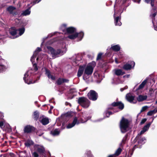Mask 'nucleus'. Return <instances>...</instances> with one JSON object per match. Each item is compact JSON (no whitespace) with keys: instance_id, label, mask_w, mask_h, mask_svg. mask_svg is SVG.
<instances>
[{"instance_id":"a211bd4d","label":"nucleus","mask_w":157,"mask_h":157,"mask_svg":"<svg viewBox=\"0 0 157 157\" xmlns=\"http://www.w3.org/2000/svg\"><path fill=\"white\" fill-rule=\"evenodd\" d=\"M113 71L114 74L117 76L122 75L125 74L124 72L121 69H115Z\"/></svg>"},{"instance_id":"cd10ccee","label":"nucleus","mask_w":157,"mask_h":157,"mask_svg":"<svg viewBox=\"0 0 157 157\" xmlns=\"http://www.w3.org/2000/svg\"><path fill=\"white\" fill-rule=\"evenodd\" d=\"M39 116V113L37 111H35L33 115V118L36 120H37Z\"/></svg>"},{"instance_id":"b1692460","label":"nucleus","mask_w":157,"mask_h":157,"mask_svg":"<svg viewBox=\"0 0 157 157\" xmlns=\"http://www.w3.org/2000/svg\"><path fill=\"white\" fill-rule=\"evenodd\" d=\"M147 95H140L137 98V99L139 101H141L146 100L147 98Z\"/></svg>"},{"instance_id":"9b49d317","label":"nucleus","mask_w":157,"mask_h":157,"mask_svg":"<svg viewBox=\"0 0 157 157\" xmlns=\"http://www.w3.org/2000/svg\"><path fill=\"white\" fill-rule=\"evenodd\" d=\"M135 96L130 93L127 94L126 96L127 100L131 103H135L136 102V101L135 100Z\"/></svg>"},{"instance_id":"aec40b11","label":"nucleus","mask_w":157,"mask_h":157,"mask_svg":"<svg viewBox=\"0 0 157 157\" xmlns=\"http://www.w3.org/2000/svg\"><path fill=\"white\" fill-rule=\"evenodd\" d=\"M115 13L114 14V17L115 24L116 25L120 26L121 25V23L120 21V18L119 17H117L115 18Z\"/></svg>"},{"instance_id":"7ed1b4c3","label":"nucleus","mask_w":157,"mask_h":157,"mask_svg":"<svg viewBox=\"0 0 157 157\" xmlns=\"http://www.w3.org/2000/svg\"><path fill=\"white\" fill-rule=\"evenodd\" d=\"M129 122L128 120L122 117L120 122V127L121 131L122 133L126 132L129 128Z\"/></svg>"},{"instance_id":"49530a36","label":"nucleus","mask_w":157,"mask_h":157,"mask_svg":"<svg viewBox=\"0 0 157 157\" xmlns=\"http://www.w3.org/2000/svg\"><path fill=\"white\" fill-rule=\"evenodd\" d=\"M63 83L64 82H68L69 81V80L67 79H63Z\"/></svg>"},{"instance_id":"bf43d9fd","label":"nucleus","mask_w":157,"mask_h":157,"mask_svg":"<svg viewBox=\"0 0 157 157\" xmlns=\"http://www.w3.org/2000/svg\"><path fill=\"white\" fill-rule=\"evenodd\" d=\"M57 33V32H55V33H53V34H56V33Z\"/></svg>"},{"instance_id":"13d9d810","label":"nucleus","mask_w":157,"mask_h":157,"mask_svg":"<svg viewBox=\"0 0 157 157\" xmlns=\"http://www.w3.org/2000/svg\"><path fill=\"white\" fill-rule=\"evenodd\" d=\"M52 36V35L51 36H50V35H49L48 36L49 37H51Z\"/></svg>"},{"instance_id":"58836bf2","label":"nucleus","mask_w":157,"mask_h":157,"mask_svg":"<svg viewBox=\"0 0 157 157\" xmlns=\"http://www.w3.org/2000/svg\"><path fill=\"white\" fill-rule=\"evenodd\" d=\"M0 59H1V60H0V64H3V65L6 67L4 65V64L5 62V60L2 59V58H0Z\"/></svg>"},{"instance_id":"412c9836","label":"nucleus","mask_w":157,"mask_h":157,"mask_svg":"<svg viewBox=\"0 0 157 157\" xmlns=\"http://www.w3.org/2000/svg\"><path fill=\"white\" fill-rule=\"evenodd\" d=\"M32 6L29 7V8L23 11L21 13V15L23 16H26L29 15L30 14L31 11L30 10L31 7Z\"/></svg>"},{"instance_id":"1a4fd4ad","label":"nucleus","mask_w":157,"mask_h":157,"mask_svg":"<svg viewBox=\"0 0 157 157\" xmlns=\"http://www.w3.org/2000/svg\"><path fill=\"white\" fill-rule=\"evenodd\" d=\"M29 73H31L30 70H29L26 72L25 74L24 77V80L25 82L28 84L33 83L35 82H32V81L31 79L30 78V76L29 74Z\"/></svg>"},{"instance_id":"338daca9","label":"nucleus","mask_w":157,"mask_h":157,"mask_svg":"<svg viewBox=\"0 0 157 157\" xmlns=\"http://www.w3.org/2000/svg\"><path fill=\"white\" fill-rule=\"evenodd\" d=\"M44 156L45 157H46L45 156Z\"/></svg>"},{"instance_id":"8fccbe9b","label":"nucleus","mask_w":157,"mask_h":157,"mask_svg":"<svg viewBox=\"0 0 157 157\" xmlns=\"http://www.w3.org/2000/svg\"><path fill=\"white\" fill-rule=\"evenodd\" d=\"M108 157H115V156L113 154L109 156Z\"/></svg>"},{"instance_id":"ddd939ff","label":"nucleus","mask_w":157,"mask_h":157,"mask_svg":"<svg viewBox=\"0 0 157 157\" xmlns=\"http://www.w3.org/2000/svg\"><path fill=\"white\" fill-rule=\"evenodd\" d=\"M40 51V48L39 47H38L34 52V54L33 56L31 57L30 59L31 61L32 62V63H33V62H34V59L36 57L38 52Z\"/></svg>"},{"instance_id":"c03bdc74","label":"nucleus","mask_w":157,"mask_h":157,"mask_svg":"<svg viewBox=\"0 0 157 157\" xmlns=\"http://www.w3.org/2000/svg\"><path fill=\"white\" fill-rule=\"evenodd\" d=\"M146 120L147 119L145 118H144L142 119L140 123V124H142L144 123L146 121Z\"/></svg>"},{"instance_id":"4be33fe9","label":"nucleus","mask_w":157,"mask_h":157,"mask_svg":"<svg viewBox=\"0 0 157 157\" xmlns=\"http://www.w3.org/2000/svg\"><path fill=\"white\" fill-rule=\"evenodd\" d=\"M128 0H116V4L114 6V8L116 6H117L118 5L121 6L124 4Z\"/></svg>"},{"instance_id":"0eeeda50","label":"nucleus","mask_w":157,"mask_h":157,"mask_svg":"<svg viewBox=\"0 0 157 157\" xmlns=\"http://www.w3.org/2000/svg\"><path fill=\"white\" fill-rule=\"evenodd\" d=\"M90 118L86 119L85 121H83L82 119L80 121H78L76 117L74 118L73 122L71 123H69L67 126V128H70L73 127L76 124H78L80 123H83L86 122Z\"/></svg>"},{"instance_id":"0e129e2a","label":"nucleus","mask_w":157,"mask_h":157,"mask_svg":"<svg viewBox=\"0 0 157 157\" xmlns=\"http://www.w3.org/2000/svg\"><path fill=\"white\" fill-rule=\"evenodd\" d=\"M87 88H85V89L84 90H86V89Z\"/></svg>"},{"instance_id":"79ce46f5","label":"nucleus","mask_w":157,"mask_h":157,"mask_svg":"<svg viewBox=\"0 0 157 157\" xmlns=\"http://www.w3.org/2000/svg\"><path fill=\"white\" fill-rule=\"evenodd\" d=\"M33 157H38L39 155L36 152H34L33 154Z\"/></svg>"},{"instance_id":"603ef678","label":"nucleus","mask_w":157,"mask_h":157,"mask_svg":"<svg viewBox=\"0 0 157 157\" xmlns=\"http://www.w3.org/2000/svg\"><path fill=\"white\" fill-rule=\"evenodd\" d=\"M154 0H152V3H153V5H154V3H153ZM154 6H156V9H157V5H155V6H154Z\"/></svg>"},{"instance_id":"052dcab7","label":"nucleus","mask_w":157,"mask_h":157,"mask_svg":"<svg viewBox=\"0 0 157 157\" xmlns=\"http://www.w3.org/2000/svg\"><path fill=\"white\" fill-rule=\"evenodd\" d=\"M155 104H157V101H156L155 102Z\"/></svg>"},{"instance_id":"72a5a7b5","label":"nucleus","mask_w":157,"mask_h":157,"mask_svg":"<svg viewBox=\"0 0 157 157\" xmlns=\"http://www.w3.org/2000/svg\"><path fill=\"white\" fill-rule=\"evenodd\" d=\"M1 60V59H0ZM6 69V67L3 65V64H0V72L4 71Z\"/></svg>"},{"instance_id":"4c0bfd02","label":"nucleus","mask_w":157,"mask_h":157,"mask_svg":"<svg viewBox=\"0 0 157 157\" xmlns=\"http://www.w3.org/2000/svg\"><path fill=\"white\" fill-rule=\"evenodd\" d=\"M148 108V107L147 106H145L144 107H143L140 110V112H142L145 110H146Z\"/></svg>"},{"instance_id":"c9c22d12","label":"nucleus","mask_w":157,"mask_h":157,"mask_svg":"<svg viewBox=\"0 0 157 157\" xmlns=\"http://www.w3.org/2000/svg\"><path fill=\"white\" fill-rule=\"evenodd\" d=\"M63 78H59L57 81V83L59 85H60L63 83Z\"/></svg>"},{"instance_id":"f8f14e48","label":"nucleus","mask_w":157,"mask_h":157,"mask_svg":"<svg viewBox=\"0 0 157 157\" xmlns=\"http://www.w3.org/2000/svg\"><path fill=\"white\" fill-rule=\"evenodd\" d=\"M152 122H150L145 125L143 128V130L141 131L140 134H138V135H141L144 134L145 132L147 131L150 127Z\"/></svg>"},{"instance_id":"2eb2a0df","label":"nucleus","mask_w":157,"mask_h":157,"mask_svg":"<svg viewBox=\"0 0 157 157\" xmlns=\"http://www.w3.org/2000/svg\"><path fill=\"white\" fill-rule=\"evenodd\" d=\"M35 148L36 150L40 153H43L44 151V147L38 145H35Z\"/></svg>"},{"instance_id":"7c9ffc66","label":"nucleus","mask_w":157,"mask_h":157,"mask_svg":"<svg viewBox=\"0 0 157 157\" xmlns=\"http://www.w3.org/2000/svg\"><path fill=\"white\" fill-rule=\"evenodd\" d=\"M60 132L59 131L58 129H56L52 132V134L53 136H56L58 135Z\"/></svg>"},{"instance_id":"f704fd0d","label":"nucleus","mask_w":157,"mask_h":157,"mask_svg":"<svg viewBox=\"0 0 157 157\" xmlns=\"http://www.w3.org/2000/svg\"><path fill=\"white\" fill-rule=\"evenodd\" d=\"M146 140V139L145 137H143L142 138H141L139 141V144H140V143L142 144H144L145 143V142H144V140Z\"/></svg>"},{"instance_id":"a18cd8bd","label":"nucleus","mask_w":157,"mask_h":157,"mask_svg":"<svg viewBox=\"0 0 157 157\" xmlns=\"http://www.w3.org/2000/svg\"><path fill=\"white\" fill-rule=\"evenodd\" d=\"M105 113L106 115V117H108L110 115L112 114V112H106Z\"/></svg>"},{"instance_id":"a878e982","label":"nucleus","mask_w":157,"mask_h":157,"mask_svg":"<svg viewBox=\"0 0 157 157\" xmlns=\"http://www.w3.org/2000/svg\"><path fill=\"white\" fill-rule=\"evenodd\" d=\"M111 48L114 51H118L120 49V47L119 45L117 44L112 46Z\"/></svg>"},{"instance_id":"e433bc0d","label":"nucleus","mask_w":157,"mask_h":157,"mask_svg":"<svg viewBox=\"0 0 157 157\" xmlns=\"http://www.w3.org/2000/svg\"><path fill=\"white\" fill-rule=\"evenodd\" d=\"M134 2H137L138 3H139L140 2V0H134ZM145 2L147 3H148L149 2L150 0H144Z\"/></svg>"},{"instance_id":"2f4dec72","label":"nucleus","mask_w":157,"mask_h":157,"mask_svg":"<svg viewBox=\"0 0 157 157\" xmlns=\"http://www.w3.org/2000/svg\"><path fill=\"white\" fill-rule=\"evenodd\" d=\"M156 112H157V109H154V110L148 112L147 113V115L148 116H151Z\"/></svg>"},{"instance_id":"f03ea898","label":"nucleus","mask_w":157,"mask_h":157,"mask_svg":"<svg viewBox=\"0 0 157 157\" xmlns=\"http://www.w3.org/2000/svg\"><path fill=\"white\" fill-rule=\"evenodd\" d=\"M48 52L50 53L53 58L63 55L67 51V49L65 44L64 45L63 47L56 50H55L51 47H48Z\"/></svg>"},{"instance_id":"dca6fc26","label":"nucleus","mask_w":157,"mask_h":157,"mask_svg":"<svg viewBox=\"0 0 157 157\" xmlns=\"http://www.w3.org/2000/svg\"><path fill=\"white\" fill-rule=\"evenodd\" d=\"M34 129L33 127L30 125H27L25 127L24 131L25 132L29 133L33 131Z\"/></svg>"},{"instance_id":"6e6d98bb","label":"nucleus","mask_w":157,"mask_h":157,"mask_svg":"<svg viewBox=\"0 0 157 157\" xmlns=\"http://www.w3.org/2000/svg\"><path fill=\"white\" fill-rule=\"evenodd\" d=\"M120 90L121 91H122L124 90V88H121V89Z\"/></svg>"},{"instance_id":"37998d69","label":"nucleus","mask_w":157,"mask_h":157,"mask_svg":"<svg viewBox=\"0 0 157 157\" xmlns=\"http://www.w3.org/2000/svg\"><path fill=\"white\" fill-rule=\"evenodd\" d=\"M102 54L101 53H99L98 55L97 59V60L100 59L101 58Z\"/></svg>"},{"instance_id":"20e7f679","label":"nucleus","mask_w":157,"mask_h":157,"mask_svg":"<svg viewBox=\"0 0 157 157\" xmlns=\"http://www.w3.org/2000/svg\"><path fill=\"white\" fill-rule=\"evenodd\" d=\"M25 32V29L23 28L19 29V30H17L15 27L11 28L10 29V33L12 36H14L13 38H16L19 36L21 35Z\"/></svg>"},{"instance_id":"9d476101","label":"nucleus","mask_w":157,"mask_h":157,"mask_svg":"<svg viewBox=\"0 0 157 157\" xmlns=\"http://www.w3.org/2000/svg\"><path fill=\"white\" fill-rule=\"evenodd\" d=\"M151 5L152 7V9L151 10V16L152 19V21L153 22L154 18L156 16L157 17V9L156 6H154V5L152 3V0H151Z\"/></svg>"},{"instance_id":"423d86ee","label":"nucleus","mask_w":157,"mask_h":157,"mask_svg":"<svg viewBox=\"0 0 157 157\" xmlns=\"http://www.w3.org/2000/svg\"><path fill=\"white\" fill-rule=\"evenodd\" d=\"M78 103L83 107L88 108L90 105V101L86 98L84 97L80 98L78 99Z\"/></svg>"},{"instance_id":"69168bd1","label":"nucleus","mask_w":157,"mask_h":157,"mask_svg":"<svg viewBox=\"0 0 157 157\" xmlns=\"http://www.w3.org/2000/svg\"><path fill=\"white\" fill-rule=\"evenodd\" d=\"M1 52H0V54H1Z\"/></svg>"},{"instance_id":"5701e85b","label":"nucleus","mask_w":157,"mask_h":157,"mask_svg":"<svg viewBox=\"0 0 157 157\" xmlns=\"http://www.w3.org/2000/svg\"><path fill=\"white\" fill-rule=\"evenodd\" d=\"M84 66H80L78 72V77L81 76L82 75L84 70Z\"/></svg>"},{"instance_id":"393cba45","label":"nucleus","mask_w":157,"mask_h":157,"mask_svg":"<svg viewBox=\"0 0 157 157\" xmlns=\"http://www.w3.org/2000/svg\"><path fill=\"white\" fill-rule=\"evenodd\" d=\"M147 79L144 80L140 85L137 90H139L143 89L144 86L145 85H146V83H147Z\"/></svg>"},{"instance_id":"e2e57ef3","label":"nucleus","mask_w":157,"mask_h":157,"mask_svg":"<svg viewBox=\"0 0 157 157\" xmlns=\"http://www.w3.org/2000/svg\"><path fill=\"white\" fill-rule=\"evenodd\" d=\"M38 59V58H37V59H36V60H37Z\"/></svg>"},{"instance_id":"39448f33","label":"nucleus","mask_w":157,"mask_h":157,"mask_svg":"<svg viewBox=\"0 0 157 157\" xmlns=\"http://www.w3.org/2000/svg\"><path fill=\"white\" fill-rule=\"evenodd\" d=\"M96 66V63L94 61H92L89 63L86 67L84 69V74L88 75L92 74L93 73L94 68Z\"/></svg>"},{"instance_id":"473e14b6","label":"nucleus","mask_w":157,"mask_h":157,"mask_svg":"<svg viewBox=\"0 0 157 157\" xmlns=\"http://www.w3.org/2000/svg\"><path fill=\"white\" fill-rule=\"evenodd\" d=\"M122 151V149L120 148H118L117 150L116 151L114 155H115V156H118L119 155Z\"/></svg>"},{"instance_id":"4468645a","label":"nucleus","mask_w":157,"mask_h":157,"mask_svg":"<svg viewBox=\"0 0 157 157\" xmlns=\"http://www.w3.org/2000/svg\"><path fill=\"white\" fill-rule=\"evenodd\" d=\"M16 9V8L15 7L12 6H10L7 8V10L10 14L14 15L16 14V13L14 11Z\"/></svg>"},{"instance_id":"6e6552de","label":"nucleus","mask_w":157,"mask_h":157,"mask_svg":"<svg viewBox=\"0 0 157 157\" xmlns=\"http://www.w3.org/2000/svg\"><path fill=\"white\" fill-rule=\"evenodd\" d=\"M87 96L90 99L93 101H95L98 98V94L95 91L91 90L88 93Z\"/></svg>"},{"instance_id":"a19ab883","label":"nucleus","mask_w":157,"mask_h":157,"mask_svg":"<svg viewBox=\"0 0 157 157\" xmlns=\"http://www.w3.org/2000/svg\"><path fill=\"white\" fill-rule=\"evenodd\" d=\"M33 67L34 70H35V71H36L38 69L37 65L36 64H33Z\"/></svg>"},{"instance_id":"680f3d73","label":"nucleus","mask_w":157,"mask_h":157,"mask_svg":"<svg viewBox=\"0 0 157 157\" xmlns=\"http://www.w3.org/2000/svg\"><path fill=\"white\" fill-rule=\"evenodd\" d=\"M88 152H89V154H90V151H88Z\"/></svg>"},{"instance_id":"c85d7f7f","label":"nucleus","mask_w":157,"mask_h":157,"mask_svg":"<svg viewBox=\"0 0 157 157\" xmlns=\"http://www.w3.org/2000/svg\"><path fill=\"white\" fill-rule=\"evenodd\" d=\"M132 67V66L128 64H126L123 66V68L126 70L130 69Z\"/></svg>"},{"instance_id":"09e8293b","label":"nucleus","mask_w":157,"mask_h":157,"mask_svg":"<svg viewBox=\"0 0 157 157\" xmlns=\"http://www.w3.org/2000/svg\"><path fill=\"white\" fill-rule=\"evenodd\" d=\"M127 137V135H126V136H125L124 137V138H123V140H122V142H124V141L126 140V139Z\"/></svg>"},{"instance_id":"c756f323","label":"nucleus","mask_w":157,"mask_h":157,"mask_svg":"<svg viewBox=\"0 0 157 157\" xmlns=\"http://www.w3.org/2000/svg\"><path fill=\"white\" fill-rule=\"evenodd\" d=\"M25 145L26 146L29 147L30 145L33 144V142L31 140H28L25 143Z\"/></svg>"},{"instance_id":"864d4df0","label":"nucleus","mask_w":157,"mask_h":157,"mask_svg":"<svg viewBox=\"0 0 157 157\" xmlns=\"http://www.w3.org/2000/svg\"><path fill=\"white\" fill-rule=\"evenodd\" d=\"M115 61L116 63H118V62L117 60V59L116 58L115 59Z\"/></svg>"},{"instance_id":"5fc2aeb1","label":"nucleus","mask_w":157,"mask_h":157,"mask_svg":"<svg viewBox=\"0 0 157 157\" xmlns=\"http://www.w3.org/2000/svg\"><path fill=\"white\" fill-rule=\"evenodd\" d=\"M154 29L155 30H157V26L156 27L154 26Z\"/></svg>"},{"instance_id":"f3484780","label":"nucleus","mask_w":157,"mask_h":157,"mask_svg":"<svg viewBox=\"0 0 157 157\" xmlns=\"http://www.w3.org/2000/svg\"><path fill=\"white\" fill-rule=\"evenodd\" d=\"M112 105L114 106H118L121 109H123L124 107V104L121 102H113L112 104Z\"/></svg>"},{"instance_id":"4d7b16f0","label":"nucleus","mask_w":157,"mask_h":157,"mask_svg":"<svg viewBox=\"0 0 157 157\" xmlns=\"http://www.w3.org/2000/svg\"><path fill=\"white\" fill-rule=\"evenodd\" d=\"M85 115H83V117H84V118H86L85 117Z\"/></svg>"},{"instance_id":"ea45409f","label":"nucleus","mask_w":157,"mask_h":157,"mask_svg":"<svg viewBox=\"0 0 157 157\" xmlns=\"http://www.w3.org/2000/svg\"><path fill=\"white\" fill-rule=\"evenodd\" d=\"M41 0H36L33 1V5L32 6L34 5V4H36V3H38ZM31 4H32V3L31 2Z\"/></svg>"},{"instance_id":"3c124183","label":"nucleus","mask_w":157,"mask_h":157,"mask_svg":"<svg viewBox=\"0 0 157 157\" xmlns=\"http://www.w3.org/2000/svg\"><path fill=\"white\" fill-rule=\"evenodd\" d=\"M131 63L132 64H133V66L134 67L135 65V63L133 61H132L131 62Z\"/></svg>"},{"instance_id":"bb28decb","label":"nucleus","mask_w":157,"mask_h":157,"mask_svg":"<svg viewBox=\"0 0 157 157\" xmlns=\"http://www.w3.org/2000/svg\"><path fill=\"white\" fill-rule=\"evenodd\" d=\"M46 74L49 78H51L52 80L55 79V77L52 75L48 71L46 70Z\"/></svg>"},{"instance_id":"f257e3e1","label":"nucleus","mask_w":157,"mask_h":157,"mask_svg":"<svg viewBox=\"0 0 157 157\" xmlns=\"http://www.w3.org/2000/svg\"><path fill=\"white\" fill-rule=\"evenodd\" d=\"M66 25H63L61 27V29L64 34H72L71 35L68 36V37L71 39H74L77 37L79 38V40H82L84 36V33L83 32H81L79 33H76L75 34H73L75 32V28L70 27L66 28Z\"/></svg>"},{"instance_id":"6ab92c4d","label":"nucleus","mask_w":157,"mask_h":157,"mask_svg":"<svg viewBox=\"0 0 157 157\" xmlns=\"http://www.w3.org/2000/svg\"><path fill=\"white\" fill-rule=\"evenodd\" d=\"M40 121L44 125H45L49 123L48 119L47 118L43 117L40 118Z\"/></svg>"},{"instance_id":"de8ad7c7","label":"nucleus","mask_w":157,"mask_h":157,"mask_svg":"<svg viewBox=\"0 0 157 157\" xmlns=\"http://www.w3.org/2000/svg\"><path fill=\"white\" fill-rule=\"evenodd\" d=\"M3 126V123L2 122H0V127L2 128Z\"/></svg>"}]
</instances>
